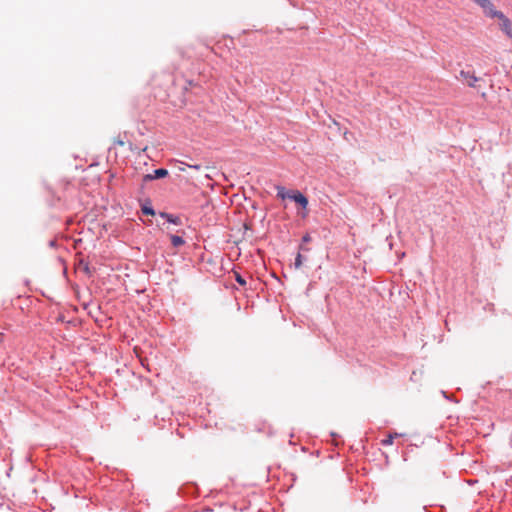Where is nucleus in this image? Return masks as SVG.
<instances>
[{"label": "nucleus", "instance_id": "f257e3e1", "mask_svg": "<svg viewBox=\"0 0 512 512\" xmlns=\"http://www.w3.org/2000/svg\"><path fill=\"white\" fill-rule=\"evenodd\" d=\"M474 3H476L479 7H481L485 16H487L489 18H495V17L502 16V12L499 10H496V8L491 0H475Z\"/></svg>", "mask_w": 512, "mask_h": 512}, {"label": "nucleus", "instance_id": "f03ea898", "mask_svg": "<svg viewBox=\"0 0 512 512\" xmlns=\"http://www.w3.org/2000/svg\"><path fill=\"white\" fill-rule=\"evenodd\" d=\"M288 199L294 201L302 209L307 210L309 201L308 198L299 190H290Z\"/></svg>", "mask_w": 512, "mask_h": 512}, {"label": "nucleus", "instance_id": "7ed1b4c3", "mask_svg": "<svg viewBox=\"0 0 512 512\" xmlns=\"http://www.w3.org/2000/svg\"><path fill=\"white\" fill-rule=\"evenodd\" d=\"M501 23H500V29L509 37L512 38V23L510 19L504 15L502 12V16L497 17Z\"/></svg>", "mask_w": 512, "mask_h": 512}, {"label": "nucleus", "instance_id": "20e7f679", "mask_svg": "<svg viewBox=\"0 0 512 512\" xmlns=\"http://www.w3.org/2000/svg\"><path fill=\"white\" fill-rule=\"evenodd\" d=\"M460 77L466 81L467 85L469 87H473L475 88L476 87V82L479 80L478 77L475 76V74L473 72H470V71H464V70H461L460 71Z\"/></svg>", "mask_w": 512, "mask_h": 512}, {"label": "nucleus", "instance_id": "39448f33", "mask_svg": "<svg viewBox=\"0 0 512 512\" xmlns=\"http://www.w3.org/2000/svg\"><path fill=\"white\" fill-rule=\"evenodd\" d=\"M159 217L165 219L168 223L173 225H182V220L179 216L165 212V211H159L158 212Z\"/></svg>", "mask_w": 512, "mask_h": 512}, {"label": "nucleus", "instance_id": "423d86ee", "mask_svg": "<svg viewBox=\"0 0 512 512\" xmlns=\"http://www.w3.org/2000/svg\"><path fill=\"white\" fill-rule=\"evenodd\" d=\"M141 211L144 215L154 216L156 214L155 209L152 206L151 200L146 199L141 205Z\"/></svg>", "mask_w": 512, "mask_h": 512}, {"label": "nucleus", "instance_id": "0eeeda50", "mask_svg": "<svg viewBox=\"0 0 512 512\" xmlns=\"http://www.w3.org/2000/svg\"><path fill=\"white\" fill-rule=\"evenodd\" d=\"M307 251H309V248H307L303 245H299L298 253H297V255L295 257V261H294V267L296 269H299L303 264V256H302L301 252H307Z\"/></svg>", "mask_w": 512, "mask_h": 512}, {"label": "nucleus", "instance_id": "6e6552de", "mask_svg": "<svg viewBox=\"0 0 512 512\" xmlns=\"http://www.w3.org/2000/svg\"><path fill=\"white\" fill-rule=\"evenodd\" d=\"M153 178L156 179H163L169 175V172L165 168H158L153 171Z\"/></svg>", "mask_w": 512, "mask_h": 512}, {"label": "nucleus", "instance_id": "1a4fd4ad", "mask_svg": "<svg viewBox=\"0 0 512 512\" xmlns=\"http://www.w3.org/2000/svg\"><path fill=\"white\" fill-rule=\"evenodd\" d=\"M171 244L173 247L178 248L185 244V240L179 235H170Z\"/></svg>", "mask_w": 512, "mask_h": 512}, {"label": "nucleus", "instance_id": "9d476101", "mask_svg": "<svg viewBox=\"0 0 512 512\" xmlns=\"http://www.w3.org/2000/svg\"><path fill=\"white\" fill-rule=\"evenodd\" d=\"M276 190H277V197L282 200H285L286 198H288V195H290V190H287L283 186H280V185L276 186Z\"/></svg>", "mask_w": 512, "mask_h": 512}, {"label": "nucleus", "instance_id": "9b49d317", "mask_svg": "<svg viewBox=\"0 0 512 512\" xmlns=\"http://www.w3.org/2000/svg\"><path fill=\"white\" fill-rule=\"evenodd\" d=\"M398 436H401V434H399V433L389 434V435L387 436V438H385V439H383V440L381 441V444H382L383 446H390V445H392V444H393L394 438H395V437H398Z\"/></svg>", "mask_w": 512, "mask_h": 512}, {"label": "nucleus", "instance_id": "f8f14e48", "mask_svg": "<svg viewBox=\"0 0 512 512\" xmlns=\"http://www.w3.org/2000/svg\"><path fill=\"white\" fill-rule=\"evenodd\" d=\"M181 165H184V166H187L191 169H195L197 171H199L201 168H202V165L201 164H188V163H185V162H180Z\"/></svg>", "mask_w": 512, "mask_h": 512}, {"label": "nucleus", "instance_id": "ddd939ff", "mask_svg": "<svg viewBox=\"0 0 512 512\" xmlns=\"http://www.w3.org/2000/svg\"><path fill=\"white\" fill-rule=\"evenodd\" d=\"M301 241H302V243H301L300 245H303V246H304V244L309 243V242L311 241V236H310V234H309V233L304 234V235L302 236V240H301Z\"/></svg>", "mask_w": 512, "mask_h": 512}, {"label": "nucleus", "instance_id": "4468645a", "mask_svg": "<svg viewBox=\"0 0 512 512\" xmlns=\"http://www.w3.org/2000/svg\"><path fill=\"white\" fill-rule=\"evenodd\" d=\"M236 282L241 285V286H244L246 285V280L240 275V274H236Z\"/></svg>", "mask_w": 512, "mask_h": 512}, {"label": "nucleus", "instance_id": "2eb2a0df", "mask_svg": "<svg viewBox=\"0 0 512 512\" xmlns=\"http://www.w3.org/2000/svg\"><path fill=\"white\" fill-rule=\"evenodd\" d=\"M152 180H154V178H153V174H152V173L145 174V175L143 176V182H144V183H146V182H150V181H152Z\"/></svg>", "mask_w": 512, "mask_h": 512}, {"label": "nucleus", "instance_id": "dca6fc26", "mask_svg": "<svg viewBox=\"0 0 512 512\" xmlns=\"http://www.w3.org/2000/svg\"><path fill=\"white\" fill-rule=\"evenodd\" d=\"M441 393L444 398H446L447 400L453 401V399L447 394L446 391L442 390Z\"/></svg>", "mask_w": 512, "mask_h": 512}, {"label": "nucleus", "instance_id": "f3484780", "mask_svg": "<svg viewBox=\"0 0 512 512\" xmlns=\"http://www.w3.org/2000/svg\"><path fill=\"white\" fill-rule=\"evenodd\" d=\"M116 144L120 145V146H123L124 145V141L123 140H120L118 139L116 142Z\"/></svg>", "mask_w": 512, "mask_h": 512}, {"label": "nucleus", "instance_id": "a211bd4d", "mask_svg": "<svg viewBox=\"0 0 512 512\" xmlns=\"http://www.w3.org/2000/svg\"><path fill=\"white\" fill-rule=\"evenodd\" d=\"M55 245V242L54 241H50V246H54Z\"/></svg>", "mask_w": 512, "mask_h": 512}, {"label": "nucleus", "instance_id": "6ab92c4d", "mask_svg": "<svg viewBox=\"0 0 512 512\" xmlns=\"http://www.w3.org/2000/svg\"><path fill=\"white\" fill-rule=\"evenodd\" d=\"M306 216H307V212L302 214V217H306Z\"/></svg>", "mask_w": 512, "mask_h": 512}, {"label": "nucleus", "instance_id": "aec40b11", "mask_svg": "<svg viewBox=\"0 0 512 512\" xmlns=\"http://www.w3.org/2000/svg\"><path fill=\"white\" fill-rule=\"evenodd\" d=\"M472 1L474 2L475 0H472Z\"/></svg>", "mask_w": 512, "mask_h": 512}]
</instances>
